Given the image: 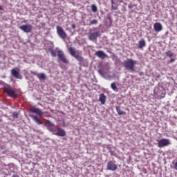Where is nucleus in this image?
I'll list each match as a JSON object with an SVG mask.
<instances>
[{
    "instance_id": "nucleus-1",
    "label": "nucleus",
    "mask_w": 177,
    "mask_h": 177,
    "mask_svg": "<svg viewBox=\"0 0 177 177\" xmlns=\"http://www.w3.org/2000/svg\"><path fill=\"white\" fill-rule=\"evenodd\" d=\"M136 65V61L132 59H127L122 63V66L124 67L130 73H135V66Z\"/></svg>"
},
{
    "instance_id": "nucleus-2",
    "label": "nucleus",
    "mask_w": 177,
    "mask_h": 177,
    "mask_svg": "<svg viewBox=\"0 0 177 177\" xmlns=\"http://www.w3.org/2000/svg\"><path fill=\"white\" fill-rule=\"evenodd\" d=\"M3 91L4 93H6L7 96L10 97H17V92L9 85L4 86Z\"/></svg>"
},
{
    "instance_id": "nucleus-3",
    "label": "nucleus",
    "mask_w": 177,
    "mask_h": 177,
    "mask_svg": "<svg viewBox=\"0 0 177 177\" xmlns=\"http://www.w3.org/2000/svg\"><path fill=\"white\" fill-rule=\"evenodd\" d=\"M69 52H70L71 55L73 57H75V59H76V60H78V62H84V57H81V55L77 54V53H78V52H77L75 50V48L70 47Z\"/></svg>"
},
{
    "instance_id": "nucleus-4",
    "label": "nucleus",
    "mask_w": 177,
    "mask_h": 177,
    "mask_svg": "<svg viewBox=\"0 0 177 177\" xmlns=\"http://www.w3.org/2000/svg\"><path fill=\"white\" fill-rule=\"evenodd\" d=\"M57 32L59 37L62 38V39H66L67 38V34L64 30H63V28L57 26Z\"/></svg>"
},
{
    "instance_id": "nucleus-5",
    "label": "nucleus",
    "mask_w": 177,
    "mask_h": 177,
    "mask_svg": "<svg viewBox=\"0 0 177 177\" xmlns=\"http://www.w3.org/2000/svg\"><path fill=\"white\" fill-rule=\"evenodd\" d=\"M57 57L61 60V62H62V63H65V64L68 63V60H67V58H66V56H64V53H63V51L58 50Z\"/></svg>"
},
{
    "instance_id": "nucleus-6",
    "label": "nucleus",
    "mask_w": 177,
    "mask_h": 177,
    "mask_svg": "<svg viewBox=\"0 0 177 177\" xmlns=\"http://www.w3.org/2000/svg\"><path fill=\"white\" fill-rule=\"evenodd\" d=\"M169 145H171V142H169V140H168L167 138H163V139L158 141V146L159 147H164L168 146Z\"/></svg>"
},
{
    "instance_id": "nucleus-7",
    "label": "nucleus",
    "mask_w": 177,
    "mask_h": 177,
    "mask_svg": "<svg viewBox=\"0 0 177 177\" xmlns=\"http://www.w3.org/2000/svg\"><path fill=\"white\" fill-rule=\"evenodd\" d=\"M118 168V167L117 166V165H115V163H114V162H108L106 165V169H108V171H117Z\"/></svg>"
},
{
    "instance_id": "nucleus-8",
    "label": "nucleus",
    "mask_w": 177,
    "mask_h": 177,
    "mask_svg": "<svg viewBox=\"0 0 177 177\" xmlns=\"http://www.w3.org/2000/svg\"><path fill=\"white\" fill-rule=\"evenodd\" d=\"M20 30L24 31V32H31V30H32V26L30 24L22 25L19 26Z\"/></svg>"
},
{
    "instance_id": "nucleus-9",
    "label": "nucleus",
    "mask_w": 177,
    "mask_h": 177,
    "mask_svg": "<svg viewBox=\"0 0 177 177\" xmlns=\"http://www.w3.org/2000/svg\"><path fill=\"white\" fill-rule=\"evenodd\" d=\"M11 75L17 80H21L23 76L20 75L19 71H17L15 68L11 70Z\"/></svg>"
},
{
    "instance_id": "nucleus-10",
    "label": "nucleus",
    "mask_w": 177,
    "mask_h": 177,
    "mask_svg": "<svg viewBox=\"0 0 177 177\" xmlns=\"http://www.w3.org/2000/svg\"><path fill=\"white\" fill-rule=\"evenodd\" d=\"M29 111H30V113L37 114V115H42L44 114V112L41 109L35 106L30 107L29 109Z\"/></svg>"
},
{
    "instance_id": "nucleus-11",
    "label": "nucleus",
    "mask_w": 177,
    "mask_h": 177,
    "mask_svg": "<svg viewBox=\"0 0 177 177\" xmlns=\"http://www.w3.org/2000/svg\"><path fill=\"white\" fill-rule=\"evenodd\" d=\"M54 135L56 136H61L62 138L66 136V131L62 128H58L57 131L55 130V133H54Z\"/></svg>"
},
{
    "instance_id": "nucleus-12",
    "label": "nucleus",
    "mask_w": 177,
    "mask_h": 177,
    "mask_svg": "<svg viewBox=\"0 0 177 177\" xmlns=\"http://www.w3.org/2000/svg\"><path fill=\"white\" fill-rule=\"evenodd\" d=\"M100 35V32H94L90 33L88 36V39H90V41H96V39H97V37H99Z\"/></svg>"
},
{
    "instance_id": "nucleus-13",
    "label": "nucleus",
    "mask_w": 177,
    "mask_h": 177,
    "mask_svg": "<svg viewBox=\"0 0 177 177\" xmlns=\"http://www.w3.org/2000/svg\"><path fill=\"white\" fill-rule=\"evenodd\" d=\"M46 126H47V129L55 135L56 132V129L53 128V127H55V124L50 122V121H48V122L46 123Z\"/></svg>"
},
{
    "instance_id": "nucleus-14",
    "label": "nucleus",
    "mask_w": 177,
    "mask_h": 177,
    "mask_svg": "<svg viewBox=\"0 0 177 177\" xmlns=\"http://www.w3.org/2000/svg\"><path fill=\"white\" fill-rule=\"evenodd\" d=\"M32 74L37 77L38 80H43L44 81V80H46V75L44 73H38L37 72H32Z\"/></svg>"
},
{
    "instance_id": "nucleus-15",
    "label": "nucleus",
    "mask_w": 177,
    "mask_h": 177,
    "mask_svg": "<svg viewBox=\"0 0 177 177\" xmlns=\"http://www.w3.org/2000/svg\"><path fill=\"white\" fill-rule=\"evenodd\" d=\"M153 30L156 32H160L162 30V25L160 23L156 22L153 24Z\"/></svg>"
},
{
    "instance_id": "nucleus-16",
    "label": "nucleus",
    "mask_w": 177,
    "mask_h": 177,
    "mask_svg": "<svg viewBox=\"0 0 177 177\" xmlns=\"http://www.w3.org/2000/svg\"><path fill=\"white\" fill-rule=\"evenodd\" d=\"M95 55L97 56L100 59H105V57H107V55L104 53L102 50H98L95 53Z\"/></svg>"
},
{
    "instance_id": "nucleus-17",
    "label": "nucleus",
    "mask_w": 177,
    "mask_h": 177,
    "mask_svg": "<svg viewBox=\"0 0 177 177\" xmlns=\"http://www.w3.org/2000/svg\"><path fill=\"white\" fill-rule=\"evenodd\" d=\"M30 117L31 119L33 120V121H35V122H36V124H37L38 125H42V121L38 119V116L35 115H30Z\"/></svg>"
},
{
    "instance_id": "nucleus-18",
    "label": "nucleus",
    "mask_w": 177,
    "mask_h": 177,
    "mask_svg": "<svg viewBox=\"0 0 177 177\" xmlns=\"http://www.w3.org/2000/svg\"><path fill=\"white\" fill-rule=\"evenodd\" d=\"M107 99V97L105 96L104 93L100 94L99 100L101 102L102 104H106V100Z\"/></svg>"
},
{
    "instance_id": "nucleus-19",
    "label": "nucleus",
    "mask_w": 177,
    "mask_h": 177,
    "mask_svg": "<svg viewBox=\"0 0 177 177\" xmlns=\"http://www.w3.org/2000/svg\"><path fill=\"white\" fill-rule=\"evenodd\" d=\"M145 46H146V41H145V39H142L138 42V48L140 49H143V48H145Z\"/></svg>"
},
{
    "instance_id": "nucleus-20",
    "label": "nucleus",
    "mask_w": 177,
    "mask_h": 177,
    "mask_svg": "<svg viewBox=\"0 0 177 177\" xmlns=\"http://www.w3.org/2000/svg\"><path fill=\"white\" fill-rule=\"evenodd\" d=\"M111 88L115 92H117L118 91V88H117V83L116 82H113L111 84Z\"/></svg>"
},
{
    "instance_id": "nucleus-21",
    "label": "nucleus",
    "mask_w": 177,
    "mask_h": 177,
    "mask_svg": "<svg viewBox=\"0 0 177 177\" xmlns=\"http://www.w3.org/2000/svg\"><path fill=\"white\" fill-rule=\"evenodd\" d=\"M116 111L119 115H122L123 114H125V112L124 111L121 110V107L116 106Z\"/></svg>"
},
{
    "instance_id": "nucleus-22",
    "label": "nucleus",
    "mask_w": 177,
    "mask_h": 177,
    "mask_svg": "<svg viewBox=\"0 0 177 177\" xmlns=\"http://www.w3.org/2000/svg\"><path fill=\"white\" fill-rule=\"evenodd\" d=\"M91 11L93 13H96V12H97V7L95 4L91 5Z\"/></svg>"
},
{
    "instance_id": "nucleus-23",
    "label": "nucleus",
    "mask_w": 177,
    "mask_h": 177,
    "mask_svg": "<svg viewBox=\"0 0 177 177\" xmlns=\"http://www.w3.org/2000/svg\"><path fill=\"white\" fill-rule=\"evenodd\" d=\"M111 8L113 9V10H117V6L115 5V3L114 2V0H111Z\"/></svg>"
},
{
    "instance_id": "nucleus-24",
    "label": "nucleus",
    "mask_w": 177,
    "mask_h": 177,
    "mask_svg": "<svg viewBox=\"0 0 177 177\" xmlns=\"http://www.w3.org/2000/svg\"><path fill=\"white\" fill-rule=\"evenodd\" d=\"M165 55L167 57H172L174 56V53L171 52V50H169L165 53Z\"/></svg>"
},
{
    "instance_id": "nucleus-25",
    "label": "nucleus",
    "mask_w": 177,
    "mask_h": 177,
    "mask_svg": "<svg viewBox=\"0 0 177 177\" xmlns=\"http://www.w3.org/2000/svg\"><path fill=\"white\" fill-rule=\"evenodd\" d=\"M95 24H97V20L93 19L91 21V22L88 24V26H93Z\"/></svg>"
},
{
    "instance_id": "nucleus-26",
    "label": "nucleus",
    "mask_w": 177,
    "mask_h": 177,
    "mask_svg": "<svg viewBox=\"0 0 177 177\" xmlns=\"http://www.w3.org/2000/svg\"><path fill=\"white\" fill-rule=\"evenodd\" d=\"M50 53L53 57H56V51H55V50L50 49Z\"/></svg>"
},
{
    "instance_id": "nucleus-27",
    "label": "nucleus",
    "mask_w": 177,
    "mask_h": 177,
    "mask_svg": "<svg viewBox=\"0 0 177 177\" xmlns=\"http://www.w3.org/2000/svg\"><path fill=\"white\" fill-rule=\"evenodd\" d=\"M174 168L176 169V171H177V161L175 162Z\"/></svg>"
},
{
    "instance_id": "nucleus-28",
    "label": "nucleus",
    "mask_w": 177,
    "mask_h": 177,
    "mask_svg": "<svg viewBox=\"0 0 177 177\" xmlns=\"http://www.w3.org/2000/svg\"><path fill=\"white\" fill-rule=\"evenodd\" d=\"M174 62H175V59L171 58V59L169 60V63H174Z\"/></svg>"
},
{
    "instance_id": "nucleus-29",
    "label": "nucleus",
    "mask_w": 177,
    "mask_h": 177,
    "mask_svg": "<svg viewBox=\"0 0 177 177\" xmlns=\"http://www.w3.org/2000/svg\"><path fill=\"white\" fill-rule=\"evenodd\" d=\"M12 177H19L17 174H14Z\"/></svg>"
},
{
    "instance_id": "nucleus-30",
    "label": "nucleus",
    "mask_w": 177,
    "mask_h": 177,
    "mask_svg": "<svg viewBox=\"0 0 177 177\" xmlns=\"http://www.w3.org/2000/svg\"><path fill=\"white\" fill-rule=\"evenodd\" d=\"M72 28H75V24H73V25H72Z\"/></svg>"
},
{
    "instance_id": "nucleus-31",
    "label": "nucleus",
    "mask_w": 177,
    "mask_h": 177,
    "mask_svg": "<svg viewBox=\"0 0 177 177\" xmlns=\"http://www.w3.org/2000/svg\"><path fill=\"white\" fill-rule=\"evenodd\" d=\"M129 9H132V6H129Z\"/></svg>"
},
{
    "instance_id": "nucleus-32",
    "label": "nucleus",
    "mask_w": 177,
    "mask_h": 177,
    "mask_svg": "<svg viewBox=\"0 0 177 177\" xmlns=\"http://www.w3.org/2000/svg\"><path fill=\"white\" fill-rule=\"evenodd\" d=\"M2 6H0V10H2Z\"/></svg>"
},
{
    "instance_id": "nucleus-33",
    "label": "nucleus",
    "mask_w": 177,
    "mask_h": 177,
    "mask_svg": "<svg viewBox=\"0 0 177 177\" xmlns=\"http://www.w3.org/2000/svg\"><path fill=\"white\" fill-rule=\"evenodd\" d=\"M15 116L17 118V113H16Z\"/></svg>"
}]
</instances>
